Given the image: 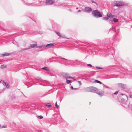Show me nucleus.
Masks as SVG:
<instances>
[{"mask_svg":"<svg viewBox=\"0 0 132 132\" xmlns=\"http://www.w3.org/2000/svg\"><path fill=\"white\" fill-rule=\"evenodd\" d=\"M116 85L119 88L121 89H124L126 87V85L125 84H121L119 83L116 84Z\"/></svg>","mask_w":132,"mask_h":132,"instance_id":"obj_3","label":"nucleus"},{"mask_svg":"<svg viewBox=\"0 0 132 132\" xmlns=\"http://www.w3.org/2000/svg\"><path fill=\"white\" fill-rule=\"evenodd\" d=\"M55 107L57 108H58L59 106V105H58L57 104V102H56L55 103Z\"/></svg>","mask_w":132,"mask_h":132,"instance_id":"obj_34","label":"nucleus"},{"mask_svg":"<svg viewBox=\"0 0 132 132\" xmlns=\"http://www.w3.org/2000/svg\"><path fill=\"white\" fill-rule=\"evenodd\" d=\"M118 93V91H117L114 93V94L115 95H116Z\"/></svg>","mask_w":132,"mask_h":132,"instance_id":"obj_41","label":"nucleus"},{"mask_svg":"<svg viewBox=\"0 0 132 132\" xmlns=\"http://www.w3.org/2000/svg\"><path fill=\"white\" fill-rule=\"evenodd\" d=\"M22 1L23 2L26 4V5L29 6H32L34 5V3H32L31 4H30L28 3L26 1H24V0H22Z\"/></svg>","mask_w":132,"mask_h":132,"instance_id":"obj_12","label":"nucleus"},{"mask_svg":"<svg viewBox=\"0 0 132 132\" xmlns=\"http://www.w3.org/2000/svg\"><path fill=\"white\" fill-rule=\"evenodd\" d=\"M108 49H109L110 48V47H107Z\"/></svg>","mask_w":132,"mask_h":132,"instance_id":"obj_54","label":"nucleus"},{"mask_svg":"<svg viewBox=\"0 0 132 132\" xmlns=\"http://www.w3.org/2000/svg\"><path fill=\"white\" fill-rule=\"evenodd\" d=\"M61 59H62L63 60H66V61H67V60H68L67 59L64 58H63V57H60Z\"/></svg>","mask_w":132,"mask_h":132,"instance_id":"obj_40","label":"nucleus"},{"mask_svg":"<svg viewBox=\"0 0 132 132\" xmlns=\"http://www.w3.org/2000/svg\"><path fill=\"white\" fill-rule=\"evenodd\" d=\"M94 82L95 83H98L101 84H102V83L101 82L97 80H95V82Z\"/></svg>","mask_w":132,"mask_h":132,"instance_id":"obj_23","label":"nucleus"},{"mask_svg":"<svg viewBox=\"0 0 132 132\" xmlns=\"http://www.w3.org/2000/svg\"><path fill=\"white\" fill-rule=\"evenodd\" d=\"M6 65H5L4 64L2 65H1V68L2 69H3L5 68L6 67Z\"/></svg>","mask_w":132,"mask_h":132,"instance_id":"obj_22","label":"nucleus"},{"mask_svg":"<svg viewBox=\"0 0 132 132\" xmlns=\"http://www.w3.org/2000/svg\"><path fill=\"white\" fill-rule=\"evenodd\" d=\"M78 9V7H76V9Z\"/></svg>","mask_w":132,"mask_h":132,"instance_id":"obj_53","label":"nucleus"},{"mask_svg":"<svg viewBox=\"0 0 132 132\" xmlns=\"http://www.w3.org/2000/svg\"><path fill=\"white\" fill-rule=\"evenodd\" d=\"M46 95H47V94H44V95H43V96H45Z\"/></svg>","mask_w":132,"mask_h":132,"instance_id":"obj_48","label":"nucleus"},{"mask_svg":"<svg viewBox=\"0 0 132 132\" xmlns=\"http://www.w3.org/2000/svg\"><path fill=\"white\" fill-rule=\"evenodd\" d=\"M71 80H68L67 79H66V83L68 84H69L71 82Z\"/></svg>","mask_w":132,"mask_h":132,"instance_id":"obj_27","label":"nucleus"},{"mask_svg":"<svg viewBox=\"0 0 132 132\" xmlns=\"http://www.w3.org/2000/svg\"><path fill=\"white\" fill-rule=\"evenodd\" d=\"M63 77L66 79H67L71 78L72 79H73L74 78L73 77H72L70 76V75L68 73H63Z\"/></svg>","mask_w":132,"mask_h":132,"instance_id":"obj_6","label":"nucleus"},{"mask_svg":"<svg viewBox=\"0 0 132 132\" xmlns=\"http://www.w3.org/2000/svg\"><path fill=\"white\" fill-rule=\"evenodd\" d=\"M120 95H124V94H120Z\"/></svg>","mask_w":132,"mask_h":132,"instance_id":"obj_50","label":"nucleus"},{"mask_svg":"<svg viewBox=\"0 0 132 132\" xmlns=\"http://www.w3.org/2000/svg\"><path fill=\"white\" fill-rule=\"evenodd\" d=\"M81 10H78V12H81Z\"/></svg>","mask_w":132,"mask_h":132,"instance_id":"obj_49","label":"nucleus"},{"mask_svg":"<svg viewBox=\"0 0 132 132\" xmlns=\"http://www.w3.org/2000/svg\"><path fill=\"white\" fill-rule=\"evenodd\" d=\"M55 45L54 43H50L47 44L46 45H45V47H51Z\"/></svg>","mask_w":132,"mask_h":132,"instance_id":"obj_13","label":"nucleus"},{"mask_svg":"<svg viewBox=\"0 0 132 132\" xmlns=\"http://www.w3.org/2000/svg\"><path fill=\"white\" fill-rule=\"evenodd\" d=\"M29 49V48H22L20 50V52H22L23 51H25Z\"/></svg>","mask_w":132,"mask_h":132,"instance_id":"obj_21","label":"nucleus"},{"mask_svg":"<svg viewBox=\"0 0 132 132\" xmlns=\"http://www.w3.org/2000/svg\"><path fill=\"white\" fill-rule=\"evenodd\" d=\"M103 86H104L106 88H108V89L110 88L108 86H106V85H104V84H103Z\"/></svg>","mask_w":132,"mask_h":132,"instance_id":"obj_36","label":"nucleus"},{"mask_svg":"<svg viewBox=\"0 0 132 132\" xmlns=\"http://www.w3.org/2000/svg\"><path fill=\"white\" fill-rule=\"evenodd\" d=\"M45 47V45L39 46L37 47V48H44Z\"/></svg>","mask_w":132,"mask_h":132,"instance_id":"obj_24","label":"nucleus"},{"mask_svg":"<svg viewBox=\"0 0 132 132\" xmlns=\"http://www.w3.org/2000/svg\"><path fill=\"white\" fill-rule=\"evenodd\" d=\"M107 16L108 17L112 18L115 16L112 15L110 12H108L107 14Z\"/></svg>","mask_w":132,"mask_h":132,"instance_id":"obj_11","label":"nucleus"},{"mask_svg":"<svg viewBox=\"0 0 132 132\" xmlns=\"http://www.w3.org/2000/svg\"><path fill=\"white\" fill-rule=\"evenodd\" d=\"M87 65L88 66H89L90 67H92V65L90 64H88Z\"/></svg>","mask_w":132,"mask_h":132,"instance_id":"obj_38","label":"nucleus"},{"mask_svg":"<svg viewBox=\"0 0 132 132\" xmlns=\"http://www.w3.org/2000/svg\"><path fill=\"white\" fill-rule=\"evenodd\" d=\"M110 20L111 21H113L115 23L119 21V19H118L115 18H113V20Z\"/></svg>","mask_w":132,"mask_h":132,"instance_id":"obj_19","label":"nucleus"},{"mask_svg":"<svg viewBox=\"0 0 132 132\" xmlns=\"http://www.w3.org/2000/svg\"><path fill=\"white\" fill-rule=\"evenodd\" d=\"M69 62L71 61L72 62V63L74 65H77V60L75 61H71L68 60Z\"/></svg>","mask_w":132,"mask_h":132,"instance_id":"obj_17","label":"nucleus"},{"mask_svg":"<svg viewBox=\"0 0 132 132\" xmlns=\"http://www.w3.org/2000/svg\"><path fill=\"white\" fill-rule=\"evenodd\" d=\"M114 4H115L114 6L117 7L123 6H126L127 5V4H124V2L121 1H114Z\"/></svg>","mask_w":132,"mask_h":132,"instance_id":"obj_2","label":"nucleus"},{"mask_svg":"<svg viewBox=\"0 0 132 132\" xmlns=\"http://www.w3.org/2000/svg\"><path fill=\"white\" fill-rule=\"evenodd\" d=\"M34 43H35V44H30V47H28V48H29V49L32 48L37 47V42H34Z\"/></svg>","mask_w":132,"mask_h":132,"instance_id":"obj_8","label":"nucleus"},{"mask_svg":"<svg viewBox=\"0 0 132 132\" xmlns=\"http://www.w3.org/2000/svg\"><path fill=\"white\" fill-rule=\"evenodd\" d=\"M1 83V81H0V83Z\"/></svg>","mask_w":132,"mask_h":132,"instance_id":"obj_55","label":"nucleus"},{"mask_svg":"<svg viewBox=\"0 0 132 132\" xmlns=\"http://www.w3.org/2000/svg\"><path fill=\"white\" fill-rule=\"evenodd\" d=\"M2 83L4 86H5L6 88H7V89L9 88V85L7 82H6L3 81V82Z\"/></svg>","mask_w":132,"mask_h":132,"instance_id":"obj_14","label":"nucleus"},{"mask_svg":"<svg viewBox=\"0 0 132 132\" xmlns=\"http://www.w3.org/2000/svg\"><path fill=\"white\" fill-rule=\"evenodd\" d=\"M90 87H87L85 88V91L87 92H90Z\"/></svg>","mask_w":132,"mask_h":132,"instance_id":"obj_18","label":"nucleus"},{"mask_svg":"<svg viewBox=\"0 0 132 132\" xmlns=\"http://www.w3.org/2000/svg\"><path fill=\"white\" fill-rule=\"evenodd\" d=\"M25 32L27 34L29 33H30V32L27 31H25Z\"/></svg>","mask_w":132,"mask_h":132,"instance_id":"obj_45","label":"nucleus"},{"mask_svg":"<svg viewBox=\"0 0 132 132\" xmlns=\"http://www.w3.org/2000/svg\"><path fill=\"white\" fill-rule=\"evenodd\" d=\"M55 32L56 34L58 36L60 37L65 38V36L62 35L59 32L56 31H55Z\"/></svg>","mask_w":132,"mask_h":132,"instance_id":"obj_9","label":"nucleus"},{"mask_svg":"<svg viewBox=\"0 0 132 132\" xmlns=\"http://www.w3.org/2000/svg\"><path fill=\"white\" fill-rule=\"evenodd\" d=\"M92 10L91 7L86 6L84 7L83 11L87 13H89L92 12Z\"/></svg>","mask_w":132,"mask_h":132,"instance_id":"obj_5","label":"nucleus"},{"mask_svg":"<svg viewBox=\"0 0 132 132\" xmlns=\"http://www.w3.org/2000/svg\"><path fill=\"white\" fill-rule=\"evenodd\" d=\"M36 79L38 80H39L40 81H44V80H43L41 79V78L39 77H36Z\"/></svg>","mask_w":132,"mask_h":132,"instance_id":"obj_20","label":"nucleus"},{"mask_svg":"<svg viewBox=\"0 0 132 132\" xmlns=\"http://www.w3.org/2000/svg\"><path fill=\"white\" fill-rule=\"evenodd\" d=\"M77 65H80L81 64V62L80 61L77 60Z\"/></svg>","mask_w":132,"mask_h":132,"instance_id":"obj_28","label":"nucleus"},{"mask_svg":"<svg viewBox=\"0 0 132 132\" xmlns=\"http://www.w3.org/2000/svg\"><path fill=\"white\" fill-rule=\"evenodd\" d=\"M90 92L95 93L96 92L97 89L94 87H90Z\"/></svg>","mask_w":132,"mask_h":132,"instance_id":"obj_7","label":"nucleus"},{"mask_svg":"<svg viewBox=\"0 0 132 132\" xmlns=\"http://www.w3.org/2000/svg\"><path fill=\"white\" fill-rule=\"evenodd\" d=\"M43 69L47 71H49V69H48V68L47 67H44L42 68Z\"/></svg>","mask_w":132,"mask_h":132,"instance_id":"obj_29","label":"nucleus"},{"mask_svg":"<svg viewBox=\"0 0 132 132\" xmlns=\"http://www.w3.org/2000/svg\"><path fill=\"white\" fill-rule=\"evenodd\" d=\"M92 14L94 18H98L102 17V15L101 12L98 10H93L92 13Z\"/></svg>","mask_w":132,"mask_h":132,"instance_id":"obj_1","label":"nucleus"},{"mask_svg":"<svg viewBox=\"0 0 132 132\" xmlns=\"http://www.w3.org/2000/svg\"><path fill=\"white\" fill-rule=\"evenodd\" d=\"M1 127V124H0V128Z\"/></svg>","mask_w":132,"mask_h":132,"instance_id":"obj_52","label":"nucleus"},{"mask_svg":"<svg viewBox=\"0 0 132 132\" xmlns=\"http://www.w3.org/2000/svg\"><path fill=\"white\" fill-rule=\"evenodd\" d=\"M7 127V126L6 125H4L2 127V128H6Z\"/></svg>","mask_w":132,"mask_h":132,"instance_id":"obj_37","label":"nucleus"},{"mask_svg":"<svg viewBox=\"0 0 132 132\" xmlns=\"http://www.w3.org/2000/svg\"><path fill=\"white\" fill-rule=\"evenodd\" d=\"M96 68L97 69H103V68H101V67H96Z\"/></svg>","mask_w":132,"mask_h":132,"instance_id":"obj_35","label":"nucleus"},{"mask_svg":"<svg viewBox=\"0 0 132 132\" xmlns=\"http://www.w3.org/2000/svg\"><path fill=\"white\" fill-rule=\"evenodd\" d=\"M70 88L71 89H74V88H73V87L72 86H71L70 87Z\"/></svg>","mask_w":132,"mask_h":132,"instance_id":"obj_44","label":"nucleus"},{"mask_svg":"<svg viewBox=\"0 0 132 132\" xmlns=\"http://www.w3.org/2000/svg\"><path fill=\"white\" fill-rule=\"evenodd\" d=\"M128 106L129 108L132 109V104H129L128 105Z\"/></svg>","mask_w":132,"mask_h":132,"instance_id":"obj_30","label":"nucleus"},{"mask_svg":"<svg viewBox=\"0 0 132 132\" xmlns=\"http://www.w3.org/2000/svg\"><path fill=\"white\" fill-rule=\"evenodd\" d=\"M78 82H79V84L80 85H81V81H78Z\"/></svg>","mask_w":132,"mask_h":132,"instance_id":"obj_43","label":"nucleus"},{"mask_svg":"<svg viewBox=\"0 0 132 132\" xmlns=\"http://www.w3.org/2000/svg\"><path fill=\"white\" fill-rule=\"evenodd\" d=\"M112 30L114 31L116 33H118L119 31V30L118 29L117 30L115 27H112L110 29V30Z\"/></svg>","mask_w":132,"mask_h":132,"instance_id":"obj_10","label":"nucleus"},{"mask_svg":"<svg viewBox=\"0 0 132 132\" xmlns=\"http://www.w3.org/2000/svg\"><path fill=\"white\" fill-rule=\"evenodd\" d=\"M11 54V53H5L4 54H2V57H4L6 56L10 55Z\"/></svg>","mask_w":132,"mask_h":132,"instance_id":"obj_16","label":"nucleus"},{"mask_svg":"<svg viewBox=\"0 0 132 132\" xmlns=\"http://www.w3.org/2000/svg\"><path fill=\"white\" fill-rule=\"evenodd\" d=\"M55 2V0H46L45 4L46 5H51Z\"/></svg>","mask_w":132,"mask_h":132,"instance_id":"obj_4","label":"nucleus"},{"mask_svg":"<svg viewBox=\"0 0 132 132\" xmlns=\"http://www.w3.org/2000/svg\"><path fill=\"white\" fill-rule=\"evenodd\" d=\"M37 118L40 119H42L43 118V117L42 116H37Z\"/></svg>","mask_w":132,"mask_h":132,"instance_id":"obj_26","label":"nucleus"},{"mask_svg":"<svg viewBox=\"0 0 132 132\" xmlns=\"http://www.w3.org/2000/svg\"><path fill=\"white\" fill-rule=\"evenodd\" d=\"M108 18L105 17H103L102 19L103 20L106 21L108 20Z\"/></svg>","mask_w":132,"mask_h":132,"instance_id":"obj_31","label":"nucleus"},{"mask_svg":"<svg viewBox=\"0 0 132 132\" xmlns=\"http://www.w3.org/2000/svg\"><path fill=\"white\" fill-rule=\"evenodd\" d=\"M91 2L92 3H95L96 5H97V3H96V2H94V1H91Z\"/></svg>","mask_w":132,"mask_h":132,"instance_id":"obj_39","label":"nucleus"},{"mask_svg":"<svg viewBox=\"0 0 132 132\" xmlns=\"http://www.w3.org/2000/svg\"><path fill=\"white\" fill-rule=\"evenodd\" d=\"M74 43H75L78 44L79 43H80L81 42L79 41H74Z\"/></svg>","mask_w":132,"mask_h":132,"instance_id":"obj_33","label":"nucleus"},{"mask_svg":"<svg viewBox=\"0 0 132 132\" xmlns=\"http://www.w3.org/2000/svg\"><path fill=\"white\" fill-rule=\"evenodd\" d=\"M96 93H97L98 95L101 96L103 95L104 94V92H99L98 91V90H97V89L96 90V92H95Z\"/></svg>","mask_w":132,"mask_h":132,"instance_id":"obj_15","label":"nucleus"},{"mask_svg":"<svg viewBox=\"0 0 132 132\" xmlns=\"http://www.w3.org/2000/svg\"><path fill=\"white\" fill-rule=\"evenodd\" d=\"M121 101L123 103L125 102V100L124 98H122L121 99Z\"/></svg>","mask_w":132,"mask_h":132,"instance_id":"obj_32","label":"nucleus"},{"mask_svg":"<svg viewBox=\"0 0 132 132\" xmlns=\"http://www.w3.org/2000/svg\"><path fill=\"white\" fill-rule=\"evenodd\" d=\"M129 72H130V73H132V70H129ZM132 73H129L128 74H132Z\"/></svg>","mask_w":132,"mask_h":132,"instance_id":"obj_42","label":"nucleus"},{"mask_svg":"<svg viewBox=\"0 0 132 132\" xmlns=\"http://www.w3.org/2000/svg\"><path fill=\"white\" fill-rule=\"evenodd\" d=\"M35 80H32V82H34L35 81Z\"/></svg>","mask_w":132,"mask_h":132,"instance_id":"obj_51","label":"nucleus"},{"mask_svg":"<svg viewBox=\"0 0 132 132\" xmlns=\"http://www.w3.org/2000/svg\"><path fill=\"white\" fill-rule=\"evenodd\" d=\"M78 89V88H74V89H73V90H77Z\"/></svg>","mask_w":132,"mask_h":132,"instance_id":"obj_47","label":"nucleus"},{"mask_svg":"<svg viewBox=\"0 0 132 132\" xmlns=\"http://www.w3.org/2000/svg\"><path fill=\"white\" fill-rule=\"evenodd\" d=\"M130 97L131 98H132V95H129Z\"/></svg>","mask_w":132,"mask_h":132,"instance_id":"obj_46","label":"nucleus"},{"mask_svg":"<svg viewBox=\"0 0 132 132\" xmlns=\"http://www.w3.org/2000/svg\"><path fill=\"white\" fill-rule=\"evenodd\" d=\"M45 106L49 107H51L52 106L50 104V103H47V104L45 105Z\"/></svg>","mask_w":132,"mask_h":132,"instance_id":"obj_25","label":"nucleus"}]
</instances>
